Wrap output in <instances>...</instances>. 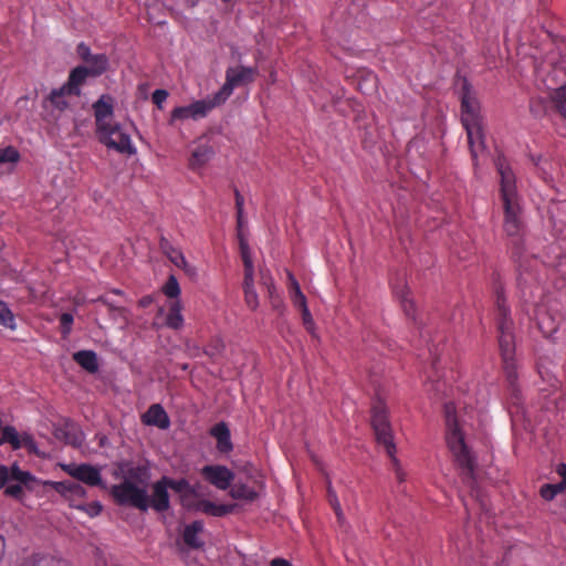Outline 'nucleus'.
Masks as SVG:
<instances>
[{"label":"nucleus","instance_id":"obj_55","mask_svg":"<svg viewBox=\"0 0 566 566\" xmlns=\"http://www.w3.org/2000/svg\"><path fill=\"white\" fill-rule=\"evenodd\" d=\"M154 302V298L153 296L150 295H146V296H143L139 301H138V305L143 308H146L148 307L151 303Z\"/></svg>","mask_w":566,"mask_h":566},{"label":"nucleus","instance_id":"obj_58","mask_svg":"<svg viewBox=\"0 0 566 566\" xmlns=\"http://www.w3.org/2000/svg\"><path fill=\"white\" fill-rule=\"evenodd\" d=\"M270 302L274 310H280L283 306V302L280 296H275L273 300H270Z\"/></svg>","mask_w":566,"mask_h":566},{"label":"nucleus","instance_id":"obj_24","mask_svg":"<svg viewBox=\"0 0 566 566\" xmlns=\"http://www.w3.org/2000/svg\"><path fill=\"white\" fill-rule=\"evenodd\" d=\"M196 509L207 515L221 517L233 511L232 504H216L208 500H201L197 503Z\"/></svg>","mask_w":566,"mask_h":566},{"label":"nucleus","instance_id":"obj_3","mask_svg":"<svg viewBox=\"0 0 566 566\" xmlns=\"http://www.w3.org/2000/svg\"><path fill=\"white\" fill-rule=\"evenodd\" d=\"M461 119L467 130L468 142H483L480 104L470 83L464 80L460 91Z\"/></svg>","mask_w":566,"mask_h":566},{"label":"nucleus","instance_id":"obj_28","mask_svg":"<svg viewBox=\"0 0 566 566\" xmlns=\"http://www.w3.org/2000/svg\"><path fill=\"white\" fill-rule=\"evenodd\" d=\"M230 496L234 500L252 502L258 497V492L247 484L237 483L231 488Z\"/></svg>","mask_w":566,"mask_h":566},{"label":"nucleus","instance_id":"obj_2","mask_svg":"<svg viewBox=\"0 0 566 566\" xmlns=\"http://www.w3.org/2000/svg\"><path fill=\"white\" fill-rule=\"evenodd\" d=\"M446 413V440L447 444L460 469L462 480L472 486L475 482V458L464 442L463 433L455 417V407L452 402L444 405Z\"/></svg>","mask_w":566,"mask_h":566},{"label":"nucleus","instance_id":"obj_26","mask_svg":"<svg viewBox=\"0 0 566 566\" xmlns=\"http://www.w3.org/2000/svg\"><path fill=\"white\" fill-rule=\"evenodd\" d=\"M166 325L172 329H179L184 325V317L181 315V303L175 301L170 304L168 315L166 317Z\"/></svg>","mask_w":566,"mask_h":566},{"label":"nucleus","instance_id":"obj_30","mask_svg":"<svg viewBox=\"0 0 566 566\" xmlns=\"http://www.w3.org/2000/svg\"><path fill=\"white\" fill-rule=\"evenodd\" d=\"M537 326L545 337H551L558 328L555 319L547 313H543L537 316Z\"/></svg>","mask_w":566,"mask_h":566},{"label":"nucleus","instance_id":"obj_17","mask_svg":"<svg viewBox=\"0 0 566 566\" xmlns=\"http://www.w3.org/2000/svg\"><path fill=\"white\" fill-rule=\"evenodd\" d=\"M149 507L156 512H166L170 507L168 488L163 479L153 484V494L149 496Z\"/></svg>","mask_w":566,"mask_h":566},{"label":"nucleus","instance_id":"obj_23","mask_svg":"<svg viewBox=\"0 0 566 566\" xmlns=\"http://www.w3.org/2000/svg\"><path fill=\"white\" fill-rule=\"evenodd\" d=\"M213 156V150L208 144H201L191 154L189 167L192 170L201 169Z\"/></svg>","mask_w":566,"mask_h":566},{"label":"nucleus","instance_id":"obj_63","mask_svg":"<svg viewBox=\"0 0 566 566\" xmlns=\"http://www.w3.org/2000/svg\"><path fill=\"white\" fill-rule=\"evenodd\" d=\"M193 356H199L201 354V349L199 347H193L192 353Z\"/></svg>","mask_w":566,"mask_h":566},{"label":"nucleus","instance_id":"obj_13","mask_svg":"<svg viewBox=\"0 0 566 566\" xmlns=\"http://www.w3.org/2000/svg\"><path fill=\"white\" fill-rule=\"evenodd\" d=\"M200 473L207 482L222 491L228 490L234 479L233 472L221 464L205 465Z\"/></svg>","mask_w":566,"mask_h":566},{"label":"nucleus","instance_id":"obj_35","mask_svg":"<svg viewBox=\"0 0 566 566\" xmlns=\"http://www.w3.org/2000/svg\"><path fill=\"white\" fill-rule=\"evenodd\" d=\"M564 491H566V489L559 483H546L541 486L539 494L545 501H552L557 494H560Z\"/></svg>","mask_w":566,"mask_h":566},{"label":"nucleus","instance_id":"obj_9","mask_svg":"<svg viewBox=\"0 0 566 566\" xmlns=\"http://www.w3.org/2000/svg\"><path fill=\"white\" fill-rule=\"evenodd\" d=\"M258 75L256 67L250 66H234L228 67L226 71V83L216 93L219 97L220 102L223 104L228 97L232 94L233 88L240 85L252 83Z\"/></svg>","mask_w":566,"mask_h":566},{"label":"nucleus","instance_id":"obj_31","mask_svg":"<svg viewBox=\"0 0 566 566\" xmlns=\"http://www.w3.org/2000/svg\"><path fill=\"white\" fill-rule=\"evenodd\" d=\"M0 433H1L0 444L10 443L12 449H14V450H18L21 448V441L19 439V434H18L15 428H13L11 426H7L4 428L1 427Z\"/></svg>","mask_w":566,"mask_h":566},{"label":"nucleus","instance_id":"obj_34","mask_svg":"<svg viewBox=\"0 0 566 566\" xmlns=\"http://www.w3.org/2000/svg\"><path fill=\"white\" fill-rule=\"evenodd\" d=\"M161 479H163L164 483L166 484V486L168 489L174 490L175 492H178V493H182V492L191 493L192 492V489L186 479L174 480V479H170L167 476H163Z\"/></svg>","mask_w":566,"mask_h":566},{"label":"nucleus","instance_id":"obj_53","mask_svg":"<svg viewBox=\"0 0 566 566\" xmlns=\"http://www.w3.org/2000/svg\"><path fill=\"white\" fill-rule=\"evenodd\" d=\"M556 473L562 478L559 484H562L566 489V464L559 463L556 467Z\"/></svg>","mask_w":566,"mask_h":566},{"label":"nucleus","instance_id":"obj_44","mask_svg":"<svg viewBox=\"0 0 566 566\" xmlns=\"http://www.w3.org/2000/svg\"><path fill=\"white\" fill-rule=\"evenodd\" d=\"M327 494H328V501H329V504L332 505L338 521H340L343 518V512H342V507H340V503L337 499V495L336 493L332 490V488L329 486L328 490H327Z\"/></svg>","mask_w":566,"mask_h":566},{"label":"nucleus","instance_id":"obj_7","mask_svg":"<svg viewBox=\"0 0 566 566\" xmlns=\"http://www.w3.org/2000/svg\"><path fill=\"white\" fill-rule=\"evenodd\" d=\"M33 480L30 472L21 470L17 464L10 468L0 465V490L4 489L6 496L21 500L24 494L23 488Z\"/></svg>","mask_w":566,"mask_h":566},{"label":"nucleus","instance_id":"obj_42","mask_svg":"<svg viewBox=\"0 0 566 566\" xmlns=\"http://www.w3.org/2000/svg\"><path fill=\"white\" fill-rule=\"evenodd\" d=\"M243 291H244V301H245L247 306L250 310L255 311L259 306V297H258L255 289H249V290H243Z\"/></svg>","mask_w":566,"mask_h":566},{"label":"nucleus","instance_id":"obj_4","mask_svg":"<svg viewBox=\"0 0 566 566\" xmlns=\"http://www.w3.org/2000/svg\"><path fill=\"white\" fill-rule=\"evenodd\" d=\"M371 426L375 431L377 442L381 444L388 457L394 463H397L396 444L394 442V436L388 419V409L386 403L381 399H377L371 408Z\"/></svg>","mask_w":566,"mask_h":566},{"label":"nucleus","instance_id":"obj_50","mask_svg":"<svg viewBox=\"0 0 566 566\" xmlns=\"http://www.w3.org/2000/svg\"><path fill=\"white\" fill-rule=\"evenodd\" d=\"M168 97V92L165 91V90H156L153 95H151V99H153V103L158 107V108H161L163 107V104L166 102Z\"/></svg>","mask_w":566,"mask_h":566},{"label":"nucleus","instance_id":"obj_27","mask_svg":"<svg viewBox=\"0 0 566 566\" xmlns=\"http://www.w3.org/2000/svg\"><path fill=\"white\" fill-rule=\"evenodd\" d=\"M86 64L92 76H99L107 70L108 59L105 54H93Z\"/></svg>","mask_w":566,"mask_h":566},{"label":"nucleus","instance_id":"obj_59","mask_svg":"<svg viewBox=\"0 0 566 566\" xmlns=\"http://www.w3.org/2000/svg\"><path fill=\"white\" fill-rule=\"evenodd\" d=\"M469 146H470V151H471L472 157L475 158L476 157V147L483 148L484 144H482V143L469 144Z\"/></svg>","mask_w":566,"mask_h":566},{"label":"nucleus","instance_id":"obj_37","mask_svg":"<svg viewBox=\"0 0 566 566\" xmlns=\"http://www.w3.org/2000/svg\"><path fill=\"white\" fill-rule=\"evenodd\" d=\"M19 159H20V154L14 147L9 145L8 147L0 148V165H2V164L14 165L19 161Z\"/></svg>","mask_w":566,"mask_h":566},{"label":"nucleus","instance_id":"obj_11","mask_svg":"<svg viewBox=\"0 0 566 566\" xmlns=\"http://www.w3.org/2000/svg\"><path fill=\"white\" fill-rule=\"evenodd\" d=\"M495 168L500 176L501 200L521 199L516 188V176L504 156H499L494 160Z\"/></svg>","mask_w":566,"mask_h":566},{"label":"nucleus","instance_id":"obj_36","mask_svg":"<svg viewBox=\"0 0 566 566\" xmlns=\"http://www.w3.org/2000/svg\"><path fill=\"white\" fill-rule=\"evenodd\" d=\"M0 325L11 329L15 327L14 316L3 301H0Z\"/></svg>","mask_w":566,"mask_h":566},{"label":"nucleus","instance_id":"obj_22","mask_svg":"<svg viewBox=\"0 0 566 566\" xmlns=\"http://www.w3.org/2000/svg\"><path fill=\"white\" fill-rule=\"evenodd\" d=\"M203 531V523L201 521H193L187 525L182 533L185 544L191 548H201L203 542L199 539L198 535Z\"/></svg>","mask_w":566,"mask_h":566},{"label":"nucleus","instance_id":"obj_18","mask_svg":"<svg viewBox=\"0 0 566 566\" xmlns=\"http://www.w3.org/2000/svg\"><path fill=\"white\" fill-rule=\"evenodd\" d=\"M142 422L146 426H154L159 429H167L170 426L169 417L159 403L151 405L142 416Z\"/></svg>","mask_w":566,"mask_h":566},{"label":"nucleus","instance_id":"obj_19","mask_svg":"<svg viewBox=\"0 0 566 566\" xmlns=\"http://www.w3.org/2000/svg\"><path fill=\"white\" fill-rule=\"evenodd\" d=\"M159 247L163 253L174 265L184 270L188 274L193 272V269L188 264L184 253L179 249L172 247L166 238L160 239Z\"/></svg>","mask_w":566,"mask_h":566},{"label":"nucleus","instance_id":"obj_57","mask_svg":"<svg viewBox=\"0 0 566 566\" xmlns=\"http://www.w3.org/2000/svg\"><path fill=\"white\" fill-rule=\"evenodd\" d=\"M266 292L269 294V298L270 300H273L275 296H279L276 294V290H275V285H274V282H270L269 283V287H266Z\"/></svg>","mask_w":566,"mask_h":566},{"label":"nucleus","instance_id":"obj_49","mask_svg":"<svg viewBox=\"0 0 566 566\" xmlns=\"http://www.w3.org/2000/svg\"><path fill=\"white\" fill-rule=\"evenodd\" d=\"M254 268H244L243 290L254 289Z\"/></svg>","mask_w":566,"mask_h":566},{"label":"nucleus","instance_id":"obj_5","mask_svg":"<svg viewBox=\"0 0 566 566\" xmlns=\"http://www.w3.org/2000/svg\"><path fill=\"white\" fill-rule=\"evenodd\" d=\"M111 494L118 505L132 506L142 512L149 509V495L146 488L133 483L129 479H124L120 483L113 485Z\"/></svg>","mask_w":566,"mask_h":566},{"label":"nucleus","instance_id":"obj_6","mask_svg":"<svg viewBox=\"0 0 566 566\" xmlns=\"http://www.w3.org/2000/svg\"><path fill=\"white\" fill-rule=\"evenodd\" d=\"M94 116L98 130L107 136V142H115L114 136L118 135V142H130L129 136L122 134L117 125L113 124L114 98L108 95H102L93 104Z\"/></svg>","mask_w":566,"mask_h":566},{"label":"nucleus","instance_id":"obj_51","mask_svg":"<svg viewBox=\"0 0 566 566\" xmlns=\"http://www.w3.org/2000/svg\"><path fill=\"white\" fill-rule=\"evenodd\" d=\"M77 54L78 56L86 63V61L93 55L91 49L85 43H80L77 45Z\"/></svg>","mask_w":566,"mask_h":566},{"label":"nucleus","instance_id":"obj_45","mask_svg":"<svg viewBox=\"0 0 566 566\" xmlns=\"http://www.w3.org/2000/svg\"><path fill=\"white\" fill-rule=\"evenodd\" d=\"M240 254L243 262L244 268H252L253 262L250 253V249L247 242L243 240L240 241Z\"/></svg>","mask_w":566,"mask_h":566},{"label":"nucleus","instance_id":"obj_12","mask_svg":"<svg viewBox=\"0 0 566 566\" xmlns=\"http://www.w3.org/2000/svg\"><path fill=\"white\" fill-rule=\"evenodd\" d=\"M61 468L70 476H72L73 479H75L88 486H99L103 483L99 469L96 467H93L92 464L69 463V464H62Z\"/></svg>","mask_w":566,"mask_h":566},{"label":"nucleus","instance_id":"obj_39","mask_svg":"<svg viewBox=\"0 0 566 566\" xmlns=\"http://www.w3.org/2000/svg\"><path fill=\"white\" fill-rule=\"evenodd\" d=\"M163 293L169 298H177L180 295V286L175 275H170L163 286Z\"/></svg>","mask_w":566,"mask_h":566},{"label":"nucleus","instance_id":"obj_21","mask_svg":"<svg viewBox=\"0 0 566 566\" xmlns=\"http://www.w3.org/2000/svg\"><path fill=\"white\" fill-rule=\"evenodd\" d=\"M210 434L217 440V449L221 453H229L233 449L231 433L226 422H218L210 429Z\"/></svg>","mask_w":566,"mask_h":566},{"label":"nucleus","instance_id":"obj_29","mask_svg":"<svg viewBox=\"0 0 566 566\" xmlns=\"http://www.w3.org/2000/svg\"><path fill=\"white\" fill-rule=\"evenodd\" d=\"M60 562L50 555L33 554L24 558L20 566H59Z\"/></svg>","mask_w":566,"mask_h":566},{"label":"nucleus","instance_id":"obj_47","mask_svg":"<svg viewBox=\"0 0 566 566\" xmlns=\"http://www.w3.org/2000/svg\"><path fill=\"white\" fill-rule=\"evenodd\" d=\"M291 301L293 303V305L300 310V312L308 308L307 306V301H306V296L303 294V292H298V294H292L291 295Z\"/></svg>","mask_w":566,"mask_h":566},{"label":"nucleus","instance_id":"obj_33","mask_svg":"<svg viewBox=\"0 0 566 566\" xmlns=\"http://www.w3.org/2000/svg\"><path fill=\"white\" fill-rule=\"evenodd\" d=\"M148 478V470L146 468L134 467L127 471L126 476L124 479H129L132 480L133 483H139L145 485L147 483Z\"/></svg>","mask_w":566,"mask_h":566},{"label":"nucleus","instance_id":"obj_16","mask_svg":"<svg viewBox=\"0 0 566 566\" xmlns=\"http://www.w3.org/2000/svg\"><path fill=\"white\" fill-rule=\"evenodd\" d=\"M392 291L399 300L406 316L411 318L416 325H419L416 316L417 308L410 289L403 283H395Z\"/></svg>","mask_w":566,"mask_h":566},{"label":"nucleus","instance_id":"obj_54","mask_svg":"<svg viewBox=\"0 0 566 566\" xmlns=\"http://www.w3.org/2000/svg\"><path fill=\"white\" fill-rule=\"evenodd\" d=\"M260 276H261V284L266 289L269 287V283L270 282H273V279L272 276L269 274L268 271H263L261 270L260 272Z\"/></svg>","mask_w":566,"mask_h":566},{"label":"nucleus","instance_id":"obj_8","mask_svg":"<svg viewBox=\"0 0 566 566\" xmlns=\"http://www.w3.org/2000/svg\"><path fill=\"white\" fill-rule=\"evenodd\" d=\"M503 203V230L507 237L513 239V243L517 244L524 232L523 210L521 199L504 200Z\"/></svg>","mask_w":566,"mask_h":566},{"label":"nucleus","instance_id":"obj_32","mask_svg":"<svg viewBox=\"0 0 566 566\" xmlns=\"http://www.w3.org/2000/svg\"><path fill=\"white\" fill-rule=\"evenodd\" d=\"M552 99L557 112L566 118V84L554 91Z\"/></svg>","mask_w":566,"mask_h":566},{"label":"nucleus","instance_id":"obj_25","mask_svg":"<svg viewBox=\"0 0 566 566\" xmlns=\"http://www.w3.org/2000/svg\"><path fill=\"white\" fill-rule=\"evenodd\" d=\"M73 359L86 371L94 374L98 370L97 355L93 350H78L73 354Z\"/></svg>","mask_w":566,"mask_h":566},{"label":"nucleus","instance_id":"obj_62","mask_svg":"<svg viewBox=\"0 0 566 566\" xmlns=\"http://www.w3.org/2000/svg\"><path fill=\"white\" fill-rule=\"evenodd\" d=\"M66 441H67V443H71V444H73V446H75V444H78V443H80V441H78V439H77L76 437L67 438V440H66Z\"/></svg>","mask_w":566,"mask_h":566},{"label":"nucleus","instance_id":"obj_46","mask_svg":"<svg viewBox=\"0 0 566 566\" xmlns=\"http://www.w3.org/2000/svg\"><path fill=\"white\" fill-rule=\"evenodd\" d=\"M234 197H235L237 221H238V226L241 227L242 220H243L244 199L238 189H234Z\"/></svg>","mask_w":566,"mask_h":566},{"label":"nucleus","instance_id":"obj_20","mask_svg":"<svg viewBox=\"0 0 566 566\" xmlns=\"http://www.w3.org/2000/svg\"><path fill=\"white\" fill-rule=\"evenodd\" d=\"M88 76H92L88 69L86 66L78 65L70 72L67 81L63 85L69 92L73 93V95L80 96L81 87L84 85Z\"/></svg>","mask_w":566,"mask_h":566},{"label":"nucleus","instance_id":"obj_14","mask_svg":"<svg viewBox=\"0 0 566 566\" xmlns=\"http://www.w3.org/2000/svg\"><path fill=\"white\" fill-rule=\"evenodd\" d=\"M48 484L65 500L70 502V505L77 504L76 501L85 499L87 492L84 486L78 482L65 480V481H50Z\"/></svg>","mask_w":566,"mask_h":566},{"label":"nucleus","instance_id":"obj_64","mask_svg":"<svg viewBox=\"0 0 566 566\" xmlns=\"http://www.w3.org/2000/svg\"><path fill=\"white\" fill-rule=\"evenodd\" d=\"M113 293H115V294H118V295H119V294H122V291H119V290H114V291H113Z\"/></svg>","mask_w":566,"mask_h":566},{"label":"nucleus","instance_id":"obj_40","mask_svg":"<svg viewBox=\"0 0 566 566\" xmlns=\"http://www.w3.org/2000/svg\"><path fill=\"white\" fill-rule=\"evenodd\" d=\"M72 507L80 510L84 513H86L90 517H95L101 514L102 512V504L99 502H92L88 504H72Z\"/></svg>","mask_w":566,"mask_h":566},{"label":"nucleus","instance_id":"obj_1","mask_svg":"<svg viewBox=\"0 0 566 566\" xmlns=\"http://www.w3.org/2000/svg\"><path fill=\"white\" fill-rule=\"evenodd\" d=\"M495 295V322L499 332V349L502 358L503 370L512 396L518 399L517 366L515 360L514 323L511 317V310L506 305L504 290L499 281L494 279Z\"/></svg>","mask_w":566,"mask_h":566},{"label":"nucleus","instance_id":"obj_41","mask_svg":"<svg viewBox=\"0 0 566 566\" xmlns=\"http://www.w3.org/2000/svg\"><path fill=\"white\" fill-rule=\"evenodd\" d=\"M106 146L108 147V150L116 151L118 154H136V148L134 147V144H106Z\"/></svg>","mask_w":566,"mask_h":566},{"label":"nucleus","instance_id":"obj_10","mask_svg":"<svg viewBox=\"0 0 566 566\" xmlns=\"http://www.w3.org/2000/svg\"><path fill=\"white\" fill-rule=\"evenodd\" d=\"M219 97L213 94L212 97L196 101L186 106H179L171 112V120L200 119L206 117L214 107L221 105Z\"/></svg>","mask_w":566,"mask_h":566},{"label":"nucleus","instance_id":"obj_61","mask_svg":"<svg viewBox=\"0 0 566 566\" xmlns=\"http://www.w3.org/2000/svg\"><path fill=\"white\" fill-rule=\"evenodd\" d=\"M99 301L102 303H104L105 305H107L111 310H120L119 307H116L115 305H113L112 303H109L106 298L104 297H101Z\"/></svg>","mask_w":566,"mask_h":566},{"label":"nucleus","instance_id":"obj_15","mask_svg":"<svg viewBox=\"0 0 566 566\" xmlns=\"http://www.w3.org/2000/svg\"><path fill=\"white\" fill-rule=\"evenodd\" d=\"M76 97L73 93L69 92L64 85L59 88H54L51 91L49 96L43 101V107L46 111H51L54 116V113L61 114L63 111L70 107V98Z\"/></svg>","mask_w":566,"mask_h":566},{"label":"nucleus","instance_id":"obj_60","mask_svg":"<svg viewBox=\"0 0 566 566\" xmlns=\"http://www.w3.org/2000/svg\"><path fill=\"white\" fill-rule=\"evenodd\" d=\"M4 549H6V541H4V537L0 535V560L3 557Z\"/></svg>","mask_w":566,"mask_h":566},{"label":"nucleus","instance_id":"obj_48","mask_svg":"<svg viewBox=\"0 0 566 566\" xmlns=\"http://www.w3.org/2000/svg\"><path fill=\"white\" fill-rule=\"evenodd\" d=\"M301 315H302V321H303L304 327L306 328L307 332L313 334L314 327H315V323H314V319L312 317V314H311L310 310L306 308V310L302 311Z\"/></svg>","mask_w":566,"mask_h":566},{"label":"nucleus","instance_id":"obj_56","mask_svg":"<svg viewBox=\"0 0 566 566\" xmlns=\"http://www.w3.org/2000/svg\"><path fill=\"white\" fill-rule=\"evenodd\" d=\"M270 566H292V564L284 558H274L271 560Z\"/></svg>","mask_w":566,"mask_h":566},{"label":"nucleus","instance_id":"obj_38","mask_svg":"<svg viewBox=\"0 0 566 566\" xmlns=\"http://www.w3.org/2000/svg\"><path fill=\"white\" fill-rule=\"evenodd\" d=\"M223 349H224L223 342L220 338L216 337L210 340L208 346L202 350V354L214 359L222 354Z\"/></svg>","mask_w":566,"mask_h":566},{"label":"nucleus","instance_id":"obj_52","mask_svg":"<svg viewBox=\"0 0 566 566\" xmlns=\"http://www.w3.org/2000/svg\"><path fill=\"white\" fill-rule=\"evenodd\" d=\"M289 280H290V296L292 294L297 295L298 292H302L298 282L296 281V279L294 277V275L292 273H289Z\"/></svg>","mask_w":566,"mask_h":566},{"label":"nucleus","instance_id":"obj_43","mask_svg":"<svg viewBox=\"0 0 566 566\" xmlns=\"http://www.w3.org/2000/svg\"><path fill=\"white\" fill-rule=\"evenodd\" d=\"M74 317L71 313H63L60 316L61 333L63 336H67L72 329Z\"/></svg>","mask_w":566,"mask_h":566}]
</instances>
